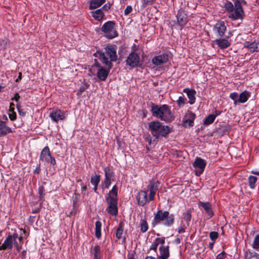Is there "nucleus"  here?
I'll return each instance as SVG.
<instances>
[{"mask_svg":"<svg viewBox=\"0 0 259 259\" xmlns=\"http://www.w3.org/2000/svg\"><path fill=\"white\" fill-rule=\"evenodd\" d=\"M100 181V175H95L91 178V183L93 185L98 186Z\"/></svg>","mask_w":259,"mask_h":259,"instance_id":"nucleus-37","label":"nucleus"},{"mask_svg":"<svg viewBox=\"0 0 259 259\" xmlns=\"http://www.w3.org/2000/svg\"><path fill=\"white\" fill-rule=\"evenodd\" d=\"M183 92L187 94L188 98L189 99V103L191 105L193 104L195 102L196 91L194 90H190L188 88L185 89Z\"/></svg>","mask_w":259,"mask_h":259,"instance_id":"nucleus-25","label":"nucleus"},{"mask_svg":"<svg viewBox=\"0 0 259 259\" xmlns=\"http://www.w3.org/2000/svg\"><path fill=\"white\" fill-rule=\"evenodd\" d=\"M198 206L202 207L205 211V212L209 216V218H211L213 215V212L212 210V205L210 202H204L199 201Z\"/></svg>","mask_w":259,"mask_h":259,"instance_id":"nucleus-20","label":"nucleus"},{"mask_svg":"<svg viewBox=\"0 0 259 259\" xmlns=\"http://www.w3.org/2000/svg\"><path fill=\"white\" fill-rule=\"evenodd\" d=\"M196 117L195 114L192 111H188L183 118V124L185 127L193 126L194 120Z\"/></svg>","mask_w":259,"mask_h":259,"instance_id":"nucleus-15","label":"nucleus"},{"mask_svg":"<svg viewBox=\"0 0 259 259\" xmlns=\"http://www.w3.org/2000/svg\"><path fill=\"white\" fill-rule=\"evenodd\" d=\"M151 104L152 106L151 112L152 115L154 117L160 119V117L161 116L162 112L163 109V105H158L152 103Z\"/></svg>","mask_w":259,"mask_h":259,"instance_id":"nucleus-19","label":"nucleus"},{"mask_svg":"<svg viewBox=\"0 0 259 259\" xmlns=\"http://www.w3.org/2000/svg\"><path fill=\"white\" fill-rule=\"evenodd\" d=\"M217 117V115L215 114H209L208 115L204 120L203 124L205 125H208L211 123H212L215 120V118Z\"/></svg>","mask_w":259,"mask_h":259,"instance_id":"nucleus-31","label":"nucleus"},{"mask_svg":"<svg viewBox=\"0 0 259 259\" xmlns=\"http://www.w3.org/2000/svg\"><path fill=\"white\" fill-rule=\"evenodd\" d=\"M40 171V168L39 166L36 167V168L34 170V172L35 174H39Z\"/></svg>","mask_w":259,"mask_h":259,"instance_id":"nucleus-62","label":"nucleus"},{"mask_svg":"<svg viewBox=\"0 0 259 259\" xmlns=\"http://www.w3.org/2000/svg\"><path fill=\"white\" fill-rule=\"evenodd\" d=\"M251 174L259 176V170H253L251 171Z\"/></svg>","mask_w":259,"mask_h":259,"instance_id":"nucleus-64","label":"nucleus"},{"mask_svg":"<svg viewBox=\"0 0 259 259\" xmlns=\"http://www.w3.org/2000/svg\"><path fill=\"white\" fill-rule=\"evenodd\" d=\"M252 246L255 249H259V234L255 237Z\"/></svg>","mask_w":259,"mask_h":259,"instance_id":"nucleus-42","label":"nucleus"},{"mask_svg":"<svg viewBox=\"0 0 259 259\" xmlns=\"http://www.w3.org/2000/svg\"><path fill=\"white\" fill-rule=\"evenodd\" d=\"M14 245H15L17 250L18 251H20L22 248L21 245H19L17 241H14Z\"/></svg>","mask_w":259,"mask_h":259,"instance_id":"nucleus-57","label":"nucleus"},{"mask_svg":"<svg viewBox=\"0 0 259 259\" xmlns=\"http://www.w3.org/2000/svg\"><path fill=\"white\" fill-rule=\"evenodd\" d=\"M229 97L231 99H232L234 101V104L236 105L237 103L238 102L239 97L238 93L236 92L232 93L230 94Z\"/></svg>","mask_w":259,"mask_h":259,"instance_id":"nucleus-43","label":"nucleus"},{"mask_svg":"<svg viewBox=\"0 0 259 259\" xmlns=\"http://www.w3.org/2000/svg\"><path fill=\"white\" fill-rule=\"evenodd\" d=\"M13 240L12 236L9 235L5 240L2 245H0V250H6L7 249H12L13 248Z\"/></svg>","mask_w":259,"mask_h":259,"instance_id":"nucleus-23","label":"nucleus"},{"mask_svg":"<svg viewBox=\"0 0 259 259\" xmlns=\"http://www.w3.org/2000/svg\"><path fill=\"white\" fill-rule=\"evenodd\" d=\"M117 188L114 185L112 189L106 196V201L108 206L106 209L107 212L113 215H116L118 213L117 208Z\"/></svg>","mask_w":259,"mask_h":259,"instance_id":"nucleus-4","label":"nucleus"},{"mask_svg":"<svg viewBox=\"0 0 259 259\" xmlns=\"http://www.w3.org/2000/svg\"><path fill=\"white\" fill-rule=\"evenodd\" d=\"M111 179L105 178L104 180L105 188L108 189L111 185Z\"/></svg>","mask_w":259,"mask_h":259,"instance_id":"nucleus-49","label":"nucleus"},{"mask_svg":"<svg viewBox=\"0 0 259 259\" xmlns=\"http://www.w3.org/2000/svg\"><path fill=\"white\" fill-rule=\"evenodd\" d=\"M219 237V234L217 232H211L209 233V237L213 241H214Z\"/></svg>","mask_w":259,"mask_h":259,"instance_id":"nucleus-44","label":"nucleus"},{"mask_svg":"<svg viewBox=\"0 0 259 259\" xmlns=\"http://www.w3.org/2000/svg\"><path fill=\"white\" fill-rule=\"evenodd\" d=\"M101 225L100 221H97L95 223V236L98 239L101 236Z\"/></svg>","mask_w":259,"mask_h":259,"instance_id":"nucleus-32","label":"nucleus"},{"mask_svg":"<svg viewBox=\"0 0 259 259\" xmlns=\"http://www.w3.org/2000/svg\"><path fill=\"white\" fill-rule=\"evenodd\" d=\"M105 55L108 56L110 58L109 61L115 62L117 60V56L116 54V49L115 46L113 45H108L105 48Z\"/></svg>","mask_w":259,"mask_h":259,"instance_id":"nucleus-12","label":"nucleus"},{"mask_svg":"<svg viewBox=\"0 0 259 259\" xmlns=\"http://www.w3.org/2000/svg\"><path fill=\"white\" fill-rule=\"evenodd\" d=\"M40 159L42 161L49 163L51 165L54 166L56 164V160L51 156L50 149L48 146H46L41 151Z\"/></svg>","mask_w":259,"mask_h":259,"instance_id":"nucleus-7","label":"nucleus"},{"mask_svg":"<svg viewBox=\"0 0 259 259\" xmlns=\"http://www.w3.org/2000/svg\"><path fill=\"white\" fill-rule=\"evenodd\" d=\"M101 30L108 39H112L118 36L114 21H109L105 23L101 28Z\"/></svg>","mask_w":259,"mask_h":259,"instance_id":"nucleus-6","label":"nucleus"},{"mask_svg":"<svg viewBox=\"0 0 259 259\" xmlns=\"http://www.w3.org/2000/svg\"><path fill=\"white\" fill-rule=\"evenodd\" d=\"M250 96V93L246 91L241 93L239 96L238 102L244 103L246 102Z\"/></svg>","mask_w":259,"mask_h":259,"instance_id":"nucleus-27","label":"nucleus"},{"mask_svg":"<svg viewBox=\"0 0 259 259\" xmlns=\"http://www.w3.org/2000/svg\"><path fill=\"white\" fill-rule=\"evenodd\" d=\"M163 108L160 119L166 122H170L172 121L175 118V116L171 113L169 107L164 104L163 105Z\"/></svg>","mask_w":259,"mask_h":259,"instance_id":"nucleus-11","label":"nucleus"},{"mask_svg":"<svg viewBox=\"0 0 259 259\" xmlns=\"http://www.w3.org/2000/svg\"><path fill=\"white\" fill-rule=\"evenodd\" d=\"M206 165L205 161L200 157H197L193 163V166L195 168V175L199 176L204 171Z\"/></svg>","mask_w":259,"mask_h":259,"instance_id":"nucleus-8","label":"nucleus"},{"mask_svg":"<svg viewBox=\"0 0 259 259\" xmlns=\"http://www.w3.org/2000/svg\"><path fill=\"white\" fill-rule=\"evenodd\" d=\"M104 172L105 175V178H108L112 179L114 177V172L109 167L107 166L104 168Z\"/></svg>","mask_w":259,"mask_h":259,"instance_id":"nucleus-36","label":"nucleus"},{"mask_svg":"<svg viewBox=\"0 0 259 259\" xmlns=\"http://www.w3.org/2000/svg\"><path fill=\"white\" fill-rule=\"evenodd\" d=\"M160 255L158 259H167L169 256V246L161 245L159 247Z\"/></svg>","mask_w":259,"mask_h":259,"instance_id":"nucleus-22","label":"nucleus"},{"mask_svg":"<svg viewBox=\"0 0 259 259\" xmlns=\"http://www.w3.org/2000/svg\"><path fill=\"white\" fill-rule=\"evenodd\" d=\"M251 45H252V42H250L249 41H245L244 43V47H246L247 48H249L250 50Z\"/></svg>","mask_w":259,"mask_h":259,"instance_id":"nucleus-58","label":"nucleus"},{"mask_svg":"<svg viewBox=\"0 0 259 259\" xmlns=\"http://www.w3.org/2000/svg\"><path fill=\"white\" fill-rule=\"evenodd\" d=\"M15 104L14 103L11 102L10 104V109H9V112H13L15 110L14 108Z\"/></svg>","mask_w":259,"mask_h":259,"instance_id":"nucleus-59","label":"nucleus"},{"mask_svg":"<svg viewBox=\"0 0 259 259\" xmlns=\"http://www.w3.org/2000/svg\"><path fill=\"white\" fill-rule=\"evenodd\" d=\"M141 231L142 233L146 232L148 229V225L146 220L141 219L140 221Z\"/></svg>","mask_w":259,"mask_h":259,"instance_id":"nucleus-35","label":"nucleus"},{"mask_svg":"<svg viewBox=\"0 0 259 259\" xmlns=\"http://www.w3.org/2000/svg\"><path fill=\"white\" fill-rule=\"evenodd\" d=\"M50 117L55 122L62 120L65 118L64 113L60 110H57L50 113Z\"/></svg>","mask_w":259,"mask_h":259,"instance_id":"nucleus-18","label":"nucleus"},{"mask_svg":"<svg viewBox=\"0 0 259 259\" xmlns=\"http://www.w3.org/2000/svg\"><path fill=\"white\" fill-rule=\"evenodd\" d=\"M10 45V41L6 38L0 39V50H6Z\"/></svg>","mask_w":259,"mask_h":259,"instance_id":"nucleus-34","label":"nucleus"},{"mask_svg":"<svg viewBox=\"0 0 259 259\" xmlns=\"http://www.w3.org/2000/svg\"><path fill=\"white\" fill-rule=\"evenodd\" d=\"M12 240H13V239H14V241H16V239L17 238H18V237H18V234H17V233H14V234H13V235H12Z\"/></svg>","mask_w":259,"mask_h":259,"instance_id":"nucleus-63","label":"nucleus"},{"mask_svg":"<svg viewBox=\"0 0 259 259\" xmlns=\"http://www.w3.org/2000/svg\"><path fill=\"white\" fill-rule=\"evenodd\" d=\"M20 97L18 93H16L15 94V96L12 98V101H15L16 102H18Z\"/></svg>","mask_w":259,"mask_h":259,"instance_id":"nucleus-56","label":"nucleus"},{"mask_svg":"<svg viewBox=\"0 0 259 259\" xmlns=\"http://www.w3.org/2000/svg\"><path fill=\"white\" fill-rule=\"evenodd\" d=\"M45 191V190L43 186H39L38 187L39 198L41 201L44 200Z\"/></svg>","mask_w":259,"mask_h":259,"instance_id":"nucleus-39","label":"nucleus"},{"mask_svg":"<svg viewBox=\"0 0 259 259\" xmlns=\"http://www.w3.org/2000/svg\"><path fill=\"white\" fill-rule=\"evenodd\" d=\"M95 64L94 65L97 67L99 68H101V67H102L100 64V63L98 62L97 60L95 59Z\"/></svg>","mask_w":259,"mask_h":259,"instance_id":"nucleus-61","label":"nucleus"},{"mask_svg":"<svg viewBox=\"0 0 259 259\" xmlns=\"http://www.w3.org/2000/svg\"><path fill=\"white\" fill-rule=\"evenodd\" d=\"M136 199L138 205L141 206H143L148 202L147 191L141 190L139 192Z\"/></svg>","mask_w":259,"mask_h":259,"instance_id":"nucleus-17","label":"nucleus"},{"mask_svg":"<svg viewBox=\"0 0 259 259\" xmlns=\"http://www.w3.org/2000/svg\"><path fill=\"white\" fill-rule=\"evenodd\" d=\"M88 87V85L85 87L84 85H82L80 87L78 95L81 94L83 92L85 91V90Z\"/></svg>","mask_w":259,"mask_h":259,"instance_id":"nucleus-55","label":"nucleus"},{"mask_svg":"<svg viewBox=\"0 0 259 259\" xmlns=\"http://www.w3.org/2000/svg\"><path fill=\"white\" fill-rule=\"evenodd\" d=\"M106 0H91L90 4V9H95L102 6Z\"/></svg>","mask_w":259,"mask_h":259,"instance_id":"nucleus-28","label":"nucleus"},{"mask_svg":"<svg viewBox=\"0 0 259 259\" xmlns=\"http://www.w3.org/2000/svg\"><path fill=\"white\" fill-rule=\"evenodd\" d=\"M90 252L93 255L94 259H101V247L99 245L91 247Z\"/></svg>","mask_w":259,"mask_h":259,"instance_id":"nucleus-26","label":"nucleus"},{"mask_svg":"<svg viewBox=\"0 0 259 259\" xmlns=\"http://www.w3.org/2000/svg\"><path fill=\"white\" fill-rule=\"evenodd\" d=\"M159 245L158 243L156 242V239L153 242L151 246L150 247V250H153L155 252L157 251V247Z\"/></svg>","mask_w":259,"mask_h":259,"instance_id":"nucleus-46","label":"nucleus"},{"mask_svg":"<svg viewBox=\"0 0 259 259\" xmlns=\"http://www.w3.org/2000/svg\"><path fill=\"white\" fill-rule=\"evenodd\" d=\"M168 61V56L166 54H163L157 56H155L152 60V62L156 66L167 63Z\"/></svg>","mask_w":259,"mask_h":259,"instance_id":"nucleus-16","label":"nucleus"},{"mask_svg":"<svg viewBox=\"0 0 259 259\" xmlns=\"http://www.w3.org/2000/svg\"><path fill=\"white\" fill-rule=\"evenodd\" d=\"M9 116L12 121H14L16 119L17 115L14 111L13 112H9Z\"/></svg>","mask_w":259,"mask_h":259,"instance_id":"nucleus-47","label":"nucleus"},{"mask_svg":"<svg viewBox=\"0 0 259 259\" xmlns=\"http://www.w3.org/2000/svg\"><path fill=\"white\" fill-rule=\"evenodd\" d=\"M159 185V183L158 181H155L154 180L152 179L150 181L149 184L147 186L148 189L150 191V194L148 198L149 201H152L154 200V196L158 189Z\"/></svg>","mask_w":259,"mask_h":259,"instance_id":"nucleus-13","label":"nucleus"},{"mask_svg":"<svg viewBox=\"0 0 259 259\" xmlns=\"http://www.w3.org/2000/svg\"><path fill=\"white\" fill-rule=\"evenodd\" d=\"M220 255H221L220 257L225 258V255H226V252L224 251H223L222 252L219 253L217 256H219Z\"/></svg>","mask_w":259,"mask_h":259,"instance_id":"nucleus-60","label":"nucleus"},{"mask_svg":"<svg viewBox=\"0 0 259 259\" xmlns=\"http://www.w3.org/2000/svg\"><path fill=\"white\" fill-rule=\"evenodd\" d=\"M257 178L255 176H250L248 178L249 186L251 189L255 187V184L256 182Z\"/></svg>","mask_w":259,"mask_h":259,"instance_id":"nucleus-38","label":"nucleus"},{"mask_svg":"<svg viewBox=\"0 0 259 259\" xmlns=\"http://www.w3.org/2000/svg\"><path fill=\"white\" fill-rule=\"evenodd\" d=\"M124 229V224L122 222H120L119 223L118 228L116 230V237L118 239L121 238L122 235L123 234Z\"/></svg>","mask_w":259,"mask_h":259,"instance_id":"nucleus-29","label":"nucleus"},{"mask_svg":"<svg viewBox=\"0 0 259 259\" xmlns=\"http://www.w3.org/2000/svg\"><path fill=\"white\" fill-rule=\"evenodd\" d=\"M250 50L252 52H259V41L252 42Z\"/></svg>","mask_w":259,"mask_h":259,"instance_id":"nucleus-40","label":"nucleus"},{"mask_svg":"<svg viewBox=\"0 0 259 259\" xmlns=\"http://www.w3.org/2000/svg\"><path fill=\"white\" fill-rule=\"evenodd\" d=\"M155 0H143V6L146 7L148 5H152Z\"/></svg>","mask_w":259,"mask_h":259,"instance_id":"nucleus-51","label":"nucleus"},{"mask_svg":"<svg viewBox=\"0 0 259 259\" xmlns=\"http://www.w3.org/2000/svg\"><path fill=\"white\" fill-rule=\"evenodd\" d=\"M188 227L186 225L184 224L183 226L179 229L178 233L181 234L185 232V229Z\"/></svg>","mask_w":259,"mask_h":259,"instance_id":"nucleus-54","label":"nucleus"},{"mask_svg":"<svg viewBox=\"0 0 259 259\" xmlns=\"http://www.w3.org/2000/svg\"><path fill=\"white\" fill-rule=\"evenodd\" d=\"M94 56L98 57L101 62L107 66V69L103 67H101L100 68L98 69L97 72L98 78L101 81H104L107 78L110 70L113 66L112 63L110 61H109L108 58L106 57L104 53L100 50L97 51V52L94 54Z\"/></svg>","mask_w":259,"mask_h":259,"instance_id":"nucleus-3","label":"nucleus"},{"mask_svg":"<svg viewBox=\"0 0 259 259\" xmlns=\"http://www.w3.org/2000/svg\"><path fill=\"white\" fill-rule=\"evenodd\" d=\"M183 219H184V220L186 222V225L187 226H188L189 224V223L191 219V214L189 211H188L187 212H186L184 214Z\"/></svg>","mask_w":259,"mask_h":259,"instance_id":"nucleus-41","label":"nucleus"},{"mask_svg":"<svg viewBox=\"0 0 259 259\" xmlns=\"http://www.w3.org/2000/svg\"><path fill=\"white\" fill-rule=\"evenodd\" d=\"M132 7L131 6H127L125 9L124 10V13L125 15H127L132 12Z\"/></svg>","mask_w":259,"mask_h":259,"instance_id":"nucleus-50","label":"nucleus"},{"mask_svg":"<svg viewBox=\"0 0 259 259\" xmlns=\"http://www.w3.org/2000/svg\"><path fill=\"white\" fill-rule=\"evenodd\" d=\"M246 259H259V254L255 252L250 251L245 252Z\"/></svg>","mask_w":259,"mask_h":259,"instance_id":"nucleus-33","label":"nucleus"},{"mask_svg":"<svg viewBox=\"0 0 259 259\" xmlns=\"http://www.w3.org/2000/svg\"><path fill=\"white\" fill-rule=\"evenodd\" d=\"M12 132V128L7 125L5 121L0 120V137L5 136Z\"/></svg>","mask_w":259,"mask_h":259,"instance_id":"nucleus-21","label":"nucleus"},{"mask_svg":"<svg viewBox=\"0 0 259 259\" xmlns=\"http://www.w3.org/2000/svg\"><path fill=\"white\" fill-rule=\"evenodd\" d=\"M156 240V242L158 243V244H161V245H163V244L165 243V238L164 237H161V238H157L155 239Z\"/></svg>","mask_w":259,"mask_h":259,"instance_id":"nucleus-52","label":"nucleus"},{"mask_svg":"<svg viewBox=\"0 0 259 259\" xmlns=\"http://www.w3.org/2000/svg\"><path fill=\"white\" fill-rule=\"evenodd\" d=\"M93 17L98 21L101 20L104 16V13L101 9H98L95 12H93Z\"/></svg>","mask_w":259,"mask_h":259,"instance_id":"nucleus-30","label":"nucleus"},{"mask_svg":"<svg viewBox=\"0 0 259 259\" xmlns=\"http://www.w3.org/2000/svg\"><path fill=\"white\" fill-rule=\"evenodd\" d=\"M213 31L217 36L222 38L225 36V32L227 30V27L225 23L223 21H218L213 26Z\"/></svg>","mask_w":259,"mask_h":259,"instance_id":"nucleus-10","label":"nucleus"},{"mask_svg":"<svg viewBox=\"0 0 259 259\" xmlns=\"http://www.w3.org/2000/svg\"><path fill=\"white\" fill-rule=\"evenodd\" d=\"M177 23L181 27H184L188 22V17L185 10L181 8L178 12L176 16Z\"/></svg>","mask_w":259,"mask_h":259,"instance_id":"nucleus-14","label":"nucleus"},{"mask_svg":"<svg viewBox=\"0 0 259 259\" xmlns=\"http://www.w3.org/2000/svg\"><path fill=\"white\" fill-rule=\"evenodd\" d=\"M186 99L184 97L180 96L179 97L178 100L177 101V104L179 106H181V105H183L185 103V101Z\"/></svg>","mask_w":259,"mask_h":259,"instance_id":"nucleus-45","label":"nucleus"},{"mask_svg":"<svg viewBox=\"0 0 259 259\" xmlns=\"http://www.w3.org/2000/svg\"><path fill=\"white\" fill-rule=\"evenodd\" d=\"M111 5L109 3L106 4L101 9L104 10L105 11H108L110 9Z\"/></svg>","mask_w":259,"mask_h":259,"instance_id":"nucleus-53","label":"nucleus"},{"mask_svg":"<svg viewBox=\"0 0 259 259\" xmlns=\"http://www.w3.org/2000/svg\"><path fill=\"white\" fill-rule=\"evenodd\" d=\"M149 130L155 137L153 141H158L160 137H166L170 133L171 128L168 125L162 124L158 121H152L149 123Z\"/></svg>","mask_w":259,"mask_h":259,"instance_id":"nucleus-2","label":"nucleus"},{"mask_svg":"<svg viewBox=\"0 0 259 259\" xmlns=\"http://www.w3.org/2000/svg\"><path fill=\"white\" fill-rule=\"evenodd\" d=\"M213 42L218 46V47L222 49H226L230 46L231 43L228 40L227 38H220L216 39L213 41Z\"/></svg>","mask_w":259,"mask_h":259,"instance_id":"nucleus-24","label":"nucleus"},{"mask_svg":"<svg viewBox=\"0 0 259 259\" xmlns=\"http://www.w3.org/2000/svg\"><path fill=\"white\" fill-rule=\"evenodd\" d=\"M175 216L173 214H169L168 211H163L158 209L155 214L154 219L152 222L153 227L162 223L167 227L171 226L174 223Z\"/></svg>","mask_w":259,"mask_h":259,"instance_id":"nucleus-5","label":"nucleus"},{"mask_svg":"<svg viewBox=\"0 0 259 259\" xmlns=\"http://www.w3.org/2000/svg\"><path fill=\"white\" fill-rule=\"evenodd\" d=\"M246 4L244 0H236L234 4L227 1L224 5V8L226 11L229 13L228 17L233 20L241 19L242 20L244 17V12L241 3Z\"/></svg>","mask_w":259,"mask_h":259,"instance_id":"nucleus-1","label":"nucleus"},{"mask_svg":"<svg viewBox=\"0 0 259 259\" xmlns=\"http://www.w3.org/2000/svg\"><path fill=\"white\" fill-rule=\"evenodd\" d=\"M16 106L18 109L19 115L21 116H24L26 115V112L23 109H21L20 106L18 104H17Z\"/></svg>","mask_w":259,"mask_h":259,"instance_id":"nucleus-48","label":"nucleus"},{"mask_svg":"<svg viewBox=\"0 0 259 259\" xmlns=\"http://www.w3.org/2000/svg\"><path fill=\"white\" fill-rule=\"evenodd\" d=\"M126 65L131 66L132 68H136L141 66V65H139L140 57L134 51L129 54L126 60Z\"/></svg>","mask_w":259,"mask_h":259,"instance_id":"nucleus-9","label":"nucleus"}]
</instances>
